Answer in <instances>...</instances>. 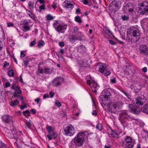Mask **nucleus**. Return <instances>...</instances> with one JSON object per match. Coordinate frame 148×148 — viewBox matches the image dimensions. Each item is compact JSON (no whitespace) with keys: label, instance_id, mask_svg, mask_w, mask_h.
I'll return each mask as SVG.
<instances>
[{"label":"nucleus","instance_id":"3","mask_svg":"<svg viewBox=\"0 0 148 148\" xmlns=\"http://www.w3.org/2000/svg\"><path fill=\"white\" fill-rule=\"evenodd\" d=\"M130 36H128V39L133 42H135L140 39L139 30L137 27H133L130 30Z\"/></svg>","mask_w":148,"mask_h":148},{"label":"nucleus","instance_id":"54","mask_svg":"<svg viewBox=\"0 0 148 148\" xmlns=\"http://www.w3.org/2000/svg\"><path fill=\"white\" fill-rule=\"evenodd\" d=\"M9 64V63L7 61H5L4 62V64L3 66V67L4 68H5Z\"/></svg>","mask_w":148,"mask_h":148},{"label":"nucleus","instance_id":"28","mask_svg":"<svg viewBox=\"0 0 148 148\" xmlns=\"http://www.w3.org/2000/svg\"><path fill=\"white\" fill-rule=\"evenodd\" d=\"M46 129L48 132L49 134H51L53 132V129L51 126L47 125Z\"/></svg>","mask_w":148,"mask_h":148},{"label":"nucleus","instance_id":"40","mask_svg":"<svg viewBox=\"0 0 148 148\" xmlns=\"http://www.w3.org/2000/svg\"><path fill=\"white\" fill-rule=\"evenodd\" d=\"M30 112L29 110H26L25 111L23 112V114L24 116L26 117L29 115Z\"/></svg>","mask_w":148,"mask_h":148},{"label":"nucleus","instance_id":"8","mask_svg":"<svg viewBox=\"0 0 148 148\" xmlns=\"http://www.w3.org/2000/svg\"><path fill=\"white\" fill-rule=\"evenodd\" d=\"M86 83L90 87L91 89L93 92H96L97 90L99 87L97 82L91 79L87 80Z\"/></svg>","mask_w":148,"mask_h":148},{"label":"nucleus","instance_id":"44","mask_svg":"<svg viewBox=\"0 0 148 148\" xmlns=\"http://www.w3.org/2000/svg\"><path fill=\"white\" fill-rule=\"evenodd\" d=\"M31 126V124L30 123L28 122L25 123V127L26 128H29Z\"/></svg>","mask_w":148,"mask_h":148},{"label":"nucleus","instance_id":"25","mask_svg":"<svg viewBox=\"0 0 148 148\" xmlns=\"http://www.w3.org/2000/svg\"><path fill=\"white\" fill-rule=\"evenodd\" d=\"M35 5L34 2L29 1V2L28 5L29 9L31 11L34 10V7Z\"/></svg>","mask_w":148,"mask_h":148},{"label":"nucleus","instance_id":"47","mask_svg":"<svg viewBox=\"0 0 148 148\" xmlns=\"http://www.w3.org/2000/svg\"><path fill=\"white\" fill-rule=\"evenodd\" d=\"M45 73H47V74L51 73L52 71L51 69H45Z\"/></svg>","mask_w":148,"mask_h":148},{"label":"nucleus","instance_id":"53","mask_svg":"<svg viewBox=\"0 0 148 148\" xmlns=\"http://www.w3.org/2000/svg\"><path fill=\"white\" fill-rule=\"evenodd\" d=\"M14 25L12 23H7V26L8 27H14Z\"/></svg>","mask_w":148,"mask_h":148},{"label":"nucleus","instance_id":"56","mask_svg":"<svg viewBox=\"0 0 148 148\" xmlns=\"http://www.w3.org/2000/svg\"><path fill=\"white\" fill-rule=\"evenodd\" d=\"M126 97H127L128 98L131 99V96L129 94V93H124Z\"/></svg>","mask_w":148,"mask_h":148},{"label":"nucleus","instance_id":"51","mask_svg":"<svg viewBox=\"0 0 148 148\" xmlns=\"http://www.w3.org/2000/svg\"><path fill=\"white\" fill-rule=\"evenodd\" d=\"M73 30H74V34L75 33H77V32H78V29L77 27H76L75 26L73 29Z\"/></svg>","mask_w":148,"mask_h":148},{"label":"nucleus","instance_id":"32","mask_svg":"<svg viewBox=\"0 0 148 148\" xmlns=\"http://www.w3.org/2000/svg\"><path fill=\"white\" fill-rule=\"evenodd\" d=\"M102 127L103 126L102 124L99 123H98L96 126V128L97 129L99 130V131H101L102 130Z\"/></svg>","mask_w":148,"mask_h":148},{"label":"nucleus","instance_id":"34","mask_svg":"<svg viewBox=\"0 0 148 148\" xmlns=\"http://www.w3.org/2000/svg\"><path fill=\"white\" fill-rule=\"evenodd\" d=\"M130 121L131 122V123H133V124H136L137 125L139 123L138 120L136 119H134L131 118V119Z\"/></svg>","mask_w":148,"mask_h":148},{"label":"nucleus","instance_id":"45","mask_svg":"<svg viewBox=\"0 0 148 148\" xmlns=\"http://www.w3.org/2000/svg\"><path fill=\"white\" fill-rule=\"evenodd\" d=\"M47 20H52L53 18L52 16L50 15H48L47 16Z\"/></svg>","mask_w":148,"mask_h":148},{"label":"nucleus","instance_id":"29","mask_svg":"<svg viewBox=\"0 0 148 148\" xmlns=\"http://www.w3.org/2000/svg\"><path fill=\"white\" fill-rule=\"evenodd\" d=\"M19 103V102L17 100H16L14 101H12L10 102V104L11 106H14L17 105Z\"/></svg>","mask_w":148,"mask_h":148},{"label":"nucleus","instance_id":"61","mask_svg":"<svg viewBox=\"0 0 148 148\" xmlns=\"http://www.w3.org/2000/svg\"><path fill=\"white\" fill-rule=\"evenodd\" d=\"M37 2H39L41 4H43L45 2L44 0H38Z\"/></svg>","mask_w":148,"mask_h":148},{"label":"nucleus","instance_id":"15","mask_svg":"<svg viewBox=\"0 0 148 148\" xmlns=\"http://www.w3.org/2000/svg\"><path fill=\"white\" fill-rule=\"evenodd\" d=\"M139 12L141 14H146L148 13V4H142L139 7Z\"/></svg>","mask_w":148,"mask_h":148},{"label":"nucleus","instance_id":"48","mask_svg":"<svg viewBox=\"0 0 148 148\" xmlns=\"http://www.w3.org/2000/svg\"><path fill=\"white\" fill-rule=\"evenodd\" d=\"M23 62L24 63V64L25 67H27L29 64V60H27L26 61L23 60Z\"/></svg>","mask_w":148,"mask_h":148},{"label":"nucleus","instance_id":"6","mask_svg":"<svg viewBox=\"0 0 148 148\" xmlns=\"http://www.w3.org/2000/svg\"><path fill=\"white\" fill-rule=\"evenodd\" d=\"M96 69L100 72L103 73L106 76H108L111 73L109 69L106 65L101 63H99L96 66Z\"/></svg>","mask_w":148,"mask_h":148},{"label":"nucleus","instance_id":"46","mask_svg":"<svg viewBox=\"0 0 148 148\" xmlns=\"http://www.w3.org/2000/svg\"><path fill=\"white\" fill-rule=\"evenodd\" d=\"M45 5L43 4L39 6V10L40 11L41 10H44L45 9Z\"/></svg>","mask_w":148,"mask_h":148},{"label":"nucleus","instance_id":"37","mask_svg":"<svg viewBox=\"0 0 148 148\" xmlns=\"http://www.w3.org/2000/svg\"><path fill=\"white\" fill-rule=\"evenodd\" d=\"M121 18L123 21H127L129 19V17L126 15H122Z\"/></svg>","mask_w":148,"mask_h":148},{"label":"nucleus","instance_id":"33","mask_svg":"<svg viewBox=\"0 0 148 148\" xmlns=\"http://www.w3.org/2000/svg\"><path fill=\"white\" fill-rule=\"evenodd\" d=\"M131 5L130 3H129L127 4L124 7L123 10H125V11H128V9H129L130 6H131Z\"/></svg>","mask_w":148,"mask_h":148},{"label":"nucleus","instance_id":"35","mask_svg":"<svg viewBox=\"0 0 148 148\" xmlns=\"http://www.w3.org/2000/svg\"><path fill=\"white\" fill-rule=\"evenodd\" d=\"M14 96L15 97H18L19 99L22 100L23 99V97L22 96L19 95V94L21 93H14Z\"/></svg>","mask_w":148,"mask_h":148},{"label":"nucleus","instance_id":"64","mask_svg":"<svg viewBox=\"0 0 148 148\" xmlns=\"http://www.w3.org/2000/svg\"><path fill=\"white\" fill-rule=\"evenodd\" d=\"M34 100L35 102H36L37 103H39V101L40 100V99L39 98H38L37 99H35Z\"/></svg>","mask_w":148,"mask_h":148},{"label":"nucleus","instance_id":"55","mask_svg":"<svg viewBox=\"0 0 148 148\" xmlns=\"http://www.w3.org/2000/svg\"><path fill=\"white\" fill-rule=\"evenodd\" d=\"M92 114L93 115H95V116H96L97 114V111L95 110H93L92 112Z\"/></svg>","mask_w":148,"mask_h":148},{"label":"nucleus","instance_id":"12","mask_svg":"<svg viewBox=\"0 0 148 148\" xmlns=\"http://www.w3.org/2000/svg\"><path fill=\"white\" fill-rule=\"evenodd\" d=\"M75 35L71 36L70 38V40L71 42L73 43L75 41L77 40H79L82 41V33L80 32H78L77 33H74Z\"/></svg>","mask_w":148,"mask_h":148},{"label":"nucleus","instance_id":"11","mask_svg":"<svg viewBox=\"0 0 148 148\" xmlns=\"http://www.w3.org/2000/svg\"><path fill=\"white\" fill-rule=\"evenodd\" d=\"M119 4L117 2L116 0L112 1L109 6V10L114 13L117 11L119 7Z\"/></svg>","mask_w":148,"mask_h":148},{"label":"nucleus","instance_id":"52","mask_svg":"<svg viewBox=\"0 0 148 148\" xmlns=\"http://www.w3.org/2000/svg\"><path fill=\"white\" fill-rule=\"evenodd\" d=\"M59 46L61 47H63L64 45V43L63 42H60L59 43Z\"/></svg>","mask_w":148,"mask_h":148},{"label":"nucleus","instance_id":"41","mask_svg":"<svg viewBox=\"0 0 148 148\" xmlns=\"http://www.w3.org/2000/svg\"><path fill=\"white\" fill-rule=\"evenodd\" d=\"M36 39H34V40L32 41L29 44V46L30 47H33L36 43Z\"/></svg>","mask_w":148,"mask_h":148},{"label":"nucleus","instance_id":"30","mask_svg":"<svg viewBox=\"0 0 148 148\" xmlns=\"http://www.w3.org/2000/svg\"><path fill=\"white\" fill-rule=\"evenodd\" d=\"M45 45V42L43 40H40L38 41L37 46L39 47H43Z\"/></svg>","mask_w":148,"mask_h":148},{"label":"nucleus","instance_id":"43","mask_svg":"<svg viewBox=\"0 0 148 148\" xmlns=\"http://www.w3.org/2000/svg\"><path fill=\"white\" fill-rule=\"evenodd\" d=\"M0 148H7L4 144L2 142H0Z\"/></svg>","mask_w":148,"mask_h":148},{"label":"nucleus","instance_id":"5","mask_svg":"<svg viewBox=\"0 0 148 148\" xmlns=\"http://www.w3.org/2000/svg\"><path fill=\"white\" fill-rule=\"evenodd\" d=\"M135 144V141L128 136L125 137L123 141H122V145L124 148H132Z\"/></svg>","mask_w":148,"mask_h":148},{"label":"nucleus","instance_id":"62","mask_svg":"<svg viewBox=\"0 0 148 148\" xmlns=\"http://www.w3.org/2000/svg\"><path fill=\"white\" fill-rule=\"evenodd\" d=\"M142 71L144 72H146L147 71V68L146 67H144L142 69Z\"/></svg>","mask_w":148,"mask_h":148},{"label":"nucleus","instance_id":"9","mask_svg":"<svg viewBox=\"0 0 148 148\" xmlns=\"http://www.w3.org/2000/svg\"><path fill=\"white\" fill-rule=\"evenodd\" d=\"M64 131L65 135L70 136H73L75 134V132L73 127L71 125L67 126L64 128Z\"/></svg>","mask_w":148,"mask_h":148},{"label":"nucleus","instance_id":"24","mask_svg":"<svg viewBox=\"0 0 148 148\" xmlns=\"http://www.w3.org/2000/svg\"><path fill=\"white\" fill-rule=\"evenodd\" d=\"M111 106H112V110H115L119 108L120 106V104L119 103L116 102L114 103H112Z\"/></svg>","mask_w":148,"mask_h":148},{"label":"nucleus","instance_id":"31","mask_svg":"<svg viewBox=\"0 0 148 148\" xmlns=\"http://www.w3.org/2000/svg\"><path fill=\"white\" fill-rule=\"evenodd\" d=\"M114 91V90L113 89L108 88L104 90L103 92H113Z\"/></svg>","mask_w":148,"mask_h":148},{"label":"nucleus","instance_id":"4","mask_svg":"<svg viewBox=\"0 0 148 148\" xmlns=\"http://www.w3.org/2000/svg\"><path fill=\"white\" fill-rule=\"evenodd\" d=\"M100 96L101 100L102 105H103L110 107V105L111 104V101L110 100L111 96L110 93H102Z\"/></svg>","mask_w":148,"mask_h":148},{"label":"nucleus","instance_id":"57","mask_svg":"<svg viewBox=\"0 0 148 148\" xmlns=\"http://www.w3.org/2000/svg\"><path fill=\"white\" fill-rule=\"evenodd\" d=\"M116 79L115 78H114L113 79H111V82L112 83H116Z\"/></svg>","mask_w":148,"mask_h":148},{"label":"nucleus","instance_id":"49","mask_svg":"<svg viewBox=\"0 0 148 148\" xmlns=\"http://www.w3.org/2000/svg\"><path fill=\"white\" fill-rule=\"evenodd\" d=\"M25 56V54H24V51H21V57L23 58Z\"/></svg>","mask_w":148,"mask_h":148},{"label":"nucleus","instance_id":"18","mask_svg":"<svg viewBox=\"0 0 148 148\" xmlns=\"http://www.w3.org/2000/svg\"><path fill=\"white\" fill-rule=\"evenodd\" d=\"M108 133L110 137L118 138L119 137V134L115 131L111 129L108 130Z\"/></svg>","mask_w":148,"mask_h":148},{"label":"nucleus","instance_id":"7","mask_svg":"<svg viewBox=\"0 0 148 148\" xmlns=\"http://www.w3.org/2000/svg\"><path fill=\"white\" fill-rule=\"evenodd\" d=\"M53 27L55 28L56 30L59 34L64 33L67 27V25L65 24H60L58 22L54 23L53 25Z\"/></svg>","mask_w":148,"mask_h":148},{"label":"nucleus","instance_id":"36","mask_svg":"<svg viewBox=\"0 0 148 148\" xmlns=\"http://www.w3.org/2000/svg\"><path fill=\"white\" fill-rule=\"evenodd\" d=\"M75 20L78 23H81L82 22L81 18L79 16H76L75 17Z\"/></svg>","mask_w":148,"mask_h":148},{"label":"nucleus","instance_id":"26","mask_svg":"<svg viewBox=\"0 0 148 148\" xmlns=\"http://www.w3.org/2000/svg\"><path fill=\"white\" fill-rule=\"evenodd\" d=\"M11 88L12 89H13L15 90L16 92H14L18 93L21 92V90L19 89L18 86H16L12 85Z\"/></svg>","mask_w":148,"mask_h":148},{"label":"nucleus","instance_id":"59","mask_svg":"<svg viewBox=\"0 0 148 148\" xmlns=\"http://www.w3.org/2000/svg\"><path fill=\"white\" fill-rule=\"evenodd\" d=\"M57 6V3H53L52 5V7L54 8V9H55Z\"/></svg>","mask_w":148,"mask_h":148},{"label":"nucleus","instance_id":"58","mask_svg":"<svg viewBox=\"0 0 148 148\" xmlns=\"http://www.w3.org/2000/svg\"><path fill=\"white\" fill-rule=\"evenodd\" d=\"M11 84L9 82H7L6 83L5 86V87H8L10 86Z\"/></svg>","mask_w":148,"mask_h":148},{"label":"nucleus","instance_id":"13","mask_svg":"<svg viewBox=\"0 0 148 148\" xmlns=\"http://www.w3.org/2000/svg\"><path fill=\"white\" fill-rule=\"evenodd\" d=\"M129 109L130 112L136 114H139L141 110V108L138 106L132 104L129 105Z\"/></svg>","mask_w":148,"mask_h":148},{"label":"nucleus","instance_id":"22","mask_svg":"<svg viewBox=\"0 0 148 148\" xmlns=\"http://www.w3.org/2000/svg\"><path fill=\"white\" fill-rule=\"evenodd\" d=\"M140 52L143 55L148 56V50L146 47H143L140 49Z\"/></svg>","mask_w":148,"mask_h":148},{"label":"nucleus","instance_id":"1","mask_svg":"<svg viewBox=\"0 0 148 148\" xmlns=\"http://www.w3.org/2000/svg\"><path fill=\"white\" fill-rule=\"evenodd\" d=\"M87 138V133L85 132H80L74 138L73 143L76 147L82 146L84 141Z\"/></svg>","mask_w":148,"mask_h":148},{"label":"nucleus","instance_id":"50","mask_svg":"<svg viewBox=\"0 0 148 148\" xmlns=\"http://www.w3.org/2000/svg\"><path fill=\"white\" fill-rule=\"evenodd\" d=\"M109 43L112 45H114L116 44V43L112 40H109Z\"/></svg>","mask_w":148,"mask_h":148},{"label":"nucleus","instance_id":"19","mask_svg":"<svg viewBox=\"0 0 148 148\" xmlns=\"http://www.w3.org/2000/svg\"><path fill=\"white\" fill-rule=\"evenodd\" d=\"M64 6L66 8L72 9L74 7L73 4L70 1L66 0L64 2Z\"/></svg>","mask_w":148,"mask_h":148},{"label":"nucleus","instance_id":"39","mask_svg":"<svg viewBox=\"0 0 148 148\" xmlns=\"http://www.w3.org/2000/svg\"><path fill=\"white\" fill-rule=\"evenodd\" d=\"M8 74L10 77H12L14 75V73L12 70H10L8 72Z\"/></svg>","mask_w":148,"mask_h":148},{"label":"nucleus","instance_id":"10","mask_svg":"<svg viewBox=\"0 0 148 148\" xmlns=\"http://www.w3.org/2000/svg\"><path fill=\"white\" fill-rule=\"evenodd\" d=\"M21 23L23 25V30L25 32L29 29L30 26L32 25L33 23L30 20L25 19L21 21Z\"/></svg>","mask_w":148,"mask_h":148},{"label":"nucleus","instance_id":"60","mask_svg":"<svg viewBox=\"0 0 148 148\" xmlns=\"http://www.w3.org/2000/svg\"><path fill=\"white\" fill-rule=\"evenodd\" d=\"M21 109V110H23L24 108H26L27 107V105H24L22 106H20Z\"/></svg>","mask_w":148,"mask_h":148},{"label":"nucleus","instance_id":"20","mask_svg":"<svg viewBox=\"0 0 148 148\" xmlns=\"http://www.w3.org/2000/svg\"><path fill=\"white\" fill-rule=\"evenodd\" d=\"M77 50L78 52L82 53L83 55L86 52V49L83 45H81L78 47Z\"/></svg>","mask_w":148,"mask_h":148},{"label":"nucleus","instance_id":"2","mask_svg":"<svg viewBox=\"0 0 148 148\" xmlns=\"http://www.w3.org/2000/svg\"><path fill=\"white\" fill-rule=\"evenodd\" d=\"M119 120L123 127L128 128L131 124L130 121L131 118L130 117L128 114L127 112L125 110L122 111L120 114Z\"/></svg>","mask_w":148,"mask_h":148},{"label":"nucleus","instance_id":"42","mask_svg":"<svg viewBox=\"0 0 148 148\" xmlns=\"http://www.w3.org/2000/svg\"><path fill=\"white\" fill-rule=\"evenodd\" d=\"M55 104L58 107H60L61 106L60 103L57 100L56 101Z\"/></svg>","mask_w":148,"mask_h":148},{"label":"nucleus","instance_id":"16","mask_svg":"<svg viewBox=\"0 0 148 148\" xmlns=\"http://www.w3.org/2000/svg\"><path fill=\"white\" fill-rule=\"evenodd\" d=\"M63 81V79L61 77H58L54 79L53 84L55 86H59Z\"/></svg>","mask_w":148,"mask_h":148},{"label":"nucleus","instance_id":"38","mask_svg":"<svg viewBox=\"0 0 148 148\" xmlns=\"http://www.w3.org/2000/svg\"><path fill=\"white\" fill-rule=\"evenodd\" d=\"M45 69H38V73H45Z\"/></svg>","mask_w":148,"mask_h":148},{"label":"nucleus","instance_id":"63","mask_svg":"<svg viewBox=\"0 0 148 148\" xmlns=\"http://www.w3.org/2000/svg\"><path fill=\"white\" fill-rule=\"evenodd\" d=\"M30 111L33 114H35L36 113V110L35 109H31L30 110Z\"/></svg>","mask_w":148,"mask_h":148},{"label":"nucleus","instance_id":"21","mask_svg":"<svg viewBox=\"0 0 148 148\" xmlns=\"http://www.w3.org/2000/svg\"><path fill=\"white\" fill-rule=\"evenodd\" d=\"M58 136V134L56 133L53 132L50 134L47 135V137L49 139V140H51L53 138L54 139L55 138Z\"/></svg>","mask_w":148,"mask_h":148},{"label":"nucleus","instance_id":"27","mask_svg":"<svg viewBox=\"0 0 148 148\" xmlns=\"http://www.w3.org/2000/svg\"><path fill=\"white\" fill-rule=\"evenodd\" d=\"M143 110L144 112L148 114V101L143 106Z\"/></svg>","mask_w":148,"mask_h":148},{"label":"nucleus","instance_id":"14","mask_svg":"<svg viewBox=\"0 0 148 148\" xmlns=\"http://www.w3.org/2000/svg\"><path fill=\"white\" fill-rule=\"evenodd\" d=\"M136 104L137 105H142L146 101V98L143 95H141L135 99Z\"/></svg>","mask_w":148,"mask_h":148},{"label":"nucleus","instance_id":"23","mask_svg":"<svg viewBox=\"0 0 148 148\" xmlns=\"http://www.w3.org/2000/svg\"><path fill=\"white\" fill-rule=\"evenodd\" d=\"M26 12L28 15L33 19H35L36 17L33 13L32 12L30 11L27 10Z\"/></svg>","mask_w":148,"mask_h":148},{"label":"nucleus","instance_id":"17","mask_svg":"<svg viewBox=\"0 0 148 148\" xmlns=\"http://www.w3.org/2000/svg\"><path fill=\"white\" fill-rule=\"evenodd\" d=\"M2 120L6 123H9L12 121V117L10 116L4 115L2 117Z\"/></svg>","mask_w":148,"mask_h":148}]
</instances>
